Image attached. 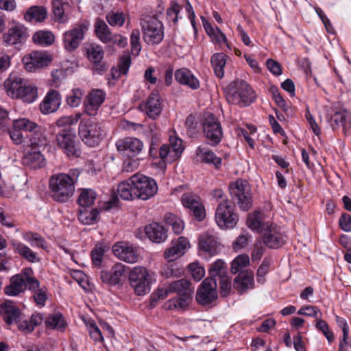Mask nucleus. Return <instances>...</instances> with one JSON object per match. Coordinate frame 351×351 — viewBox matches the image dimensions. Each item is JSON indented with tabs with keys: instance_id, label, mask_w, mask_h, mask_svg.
Returning a JSON list of instances; mask_svg holds the SVG:
<instances>
[{
	"instance_id": "19",
	"label": "nucleus",
	"mask_w": 351,
	"mask_h": 351,
	"mask_svg": "<svg viewBox=\"0 0 351 351\" xmlns=\"http://www.w3.org/2000/svg\"><path fill=\"white\" fill-rule=\"evenodd\" d=\"M182 205L192 211L193 216L199 221H202L206 216L204 207L200 197L192 193H185L182 195Z\"/></svg>"
},
{
	"instance_id": "61",
	"label": "nucleus",
	"mask_w": 351,
	"mask_h": 351,
	"mask_svg": "<svg viewBox=\"0 0 351 351\" xmlns=\"http://www.w3.org/2000/svg\"><path fill=\"white\" fill-rule=\"evenodd\" d=\"M52 12L54 17V22H58V21H63L64 10L63 8V5L59 0H56L53 1Z\"/></svg>"
},
{
	"instance_id": "17",
	"label": "nucleus",
	"mask_w": 351,
	"mask_h": 351,
	"mask_svg": "<svg viewBox=\"0 0 351 351\" xmlns=\"http://www.w3.org/2000/svg\"><path fill=\"white\" fill-rule=\"evenodd\" d=\"M112 252L119 260L128 263L138 261L139 254L136 247L125 242H118L112 247Z\"/></svg>"
},
{
	"instance_id": "51",
	"label": "nucleus",
	"mask_w": 351,
	"mask_h": 351,
	"mask_svg": "<svg viewBox=\"0 0 351 351\" xmlns=\"http://www.w3.org/2000/svg\"><path fill=\"white\" fill-rule=\"evenodd\" d=\"M210 276L208 278L216 279L227 274V269L224 262L218 259L210 265L208 269Z\"/></svg>"
},
{
	"instance_id": "25",
	"label": "nucleus",
	"mask_w": 351,
	"mask_h": 351,
	"mask_svg": "<svg viewBox=\"0 0 351 351\" xmlns=\"http://www.w3.org/2000/svg\"><path fill=\"white\" fill-rule=\"evenodd\" d=\"M61 104V96L55 90H50L40 104V112L49 114L58 110Z\"/></svg>"
},
{
	"instance_id": "12",
	"label": "nucleus",
	"mask_w": 351,
	"mask_h": 351,
	"mask_svg": "<svg viewBox=\"0 0 351 351\" xmlns=\"http://www.w3.org/2000/svg\"><path fill=\"white\" fill-rule=\"evenodd\" d=\"M118 152L127 158L136 157L143 149V143L134 137H125L118 139L115 143Z\"/></svg>"
},
{
	"instance_id": "13",
	"label": "nucleus",
	"mask_w": 351,
	"mask_h": 351,
	"mask_svg": "<svg viewBox=\"0 0 351 351\" xmlns=\"http://www.w3.org/2000/svg\"><path fill=\"white\" fill-rule=\"evenodd\" d=\"M216 279L206 278L197 289L196 300L202 305L211 303L217 298Z\"/></svg>"
},
{
	"instance_id": "38",
	"label": "nucleus",
	"mask_w": 351,
	"mask_h": 351,
	"mask_svg": "<svg viewBox=\"0 0 351 351\" xmlns=\"http://www.w3.org/2000/svg\"><path fill=\"white\" fill-rule=\"evenodd\" d=\"M196 155L199 160L208 165H213L216 169L221 165V159L217 157L215 154L206 148L199 147L196 149Z\"/></svg>"
},
{
	"instance_id": "46",
	"label": "nucleus",
	"mask_w": 351,
	"mask_h": 351,
	"mask_svg": "<svg viewBox=\"0 0 351 351\" xmlns=\"http://www.w3.org/2000/svg\"><path fill=\"white\" fill-rule=\"evenodd\" d=\"M44 157L40 152H29L24 156L23 162L30 168L36 169L44 165Z\"/></svg>"
},
{
	"instance_id": "1",
	"label": "nucleus",
	"mask_w": 351,
	"mask_h": 351,
	"mask_svg": "<svg viewBox=\"0 0 351 351\" xmlns=\"http://www.w3.org/2000/svg\"><path fill=\"white\" fill-rule=\"evenodd\" d=\"M193 288L190 282L185 279H180L170 283L165 289H158L151 295L152 302L164 300L169 293H177L178 297L169 300V309H184L192 300Z\"/></svg>"
},
{
	"instance_id": "9",
	"label": "nucleus",
	"mask_w": 351,
	"mask_h": 351,
	"mask_svg": "<svg viewBox=\"0 0 351 351\" xmlns=\"http://www.w3.org/2000/svg\"><path fill=\"white\" fill-rule=\"evenodd\" d=\"M202 128L208 144L215 146L219 144L223 137L221 125L213 114L207 112L202 120Z\"/></svg>"
},
{
	"instance_id": "60",
	"label": "nucleus",
	"mask_w": 351,
	"mask_h": 351,
	"mask_svg": "<svg viewBox=\"0 0 351 351\" xmlns=\"http://www.w3.org/2000/svg\"><path fill=\"white\" fill-rule=\"evenodd\" d=\"M81 113H77L75 115L65 116L60 118L56 121V125L58 127H65L75 124L80 119Z\"/></svg>"
},
{
	"instance_id": "57",
	"label": "nucleus",
	"mask_w": 351,
	"mask_h": 351,
	"mask_svg": "<svg viewBox=\"0 0 351 351\" xmlns=\"http://www.w3.org/2000/svg\"><path fill=\"white\" fill-rule=\"evenodd\" d=\"M32 272L30 269H24V280L26 286V289L27 288L29 290L36 291L39 288V281L35 278L31 277L29 274Z\"/></svg>"
},
{
	"instance_id": "59",
	"label": "nucleus",
	"mask_w": 351,
	"mask_h": 351,
	"mask_svg": "<svg viewBox=\"0 0 351 351\" xmlns=\"http://www.w3.org/2000/svg\"><path fill=\"white\" fill-rule=\"evenodd\" d=\"M105 252V247L101 245H96L91 252L93 263L95 266H100Z\"/></svg>"
},
{
	"instance_id": "5",
	"label": "nucleus",
	"mask_w": 351,
	"mask_h": 351,
	"mask_svg": "<svg viewBox=\"0 0 351 351\" xmlns=\"http://www.w3.org/2000/svg\"><path fill=\"white\" fill-rule=\"evenodd\" d=\"M78 134L86 145L95 147L106 136V132L101 123L90 119H83L79 124Z\"/></svg>"
},
{
	"instance_id": "58",
	"label": "nucleus",
	"mask_w": 351,
	"mask_h": 351,
	"mask_svg": "<svg viewBox=\"0 0 351 351\" xmlns=\"http://www.w3.org/2000/svg\"><path fill=\"white\" fill-rule=\"evenodd\" d=\"M299 315L313 317L316 319L319 318V317H322V313L320 310L315 306H306L300 308L298 311Z\"/></svg>"
},
{
	"instance_id": "10",
	"label": "nucleus",
	"mask_w": 351,
	"mask_h": 351,
	"mask_svg": "<svg viewBox=\"0 0 351 351\" xmlns=\"http://www.w3.org/2000/svg\"><path fill=\"white\" fill-rule=\"evenodd\" d=\"M56 142L59 148L68 156L77 157L81 151L74 132L71 129H62L56 136Z\"/></svg>"
},
{
	"instance_id": "41",
	"label": "nucleus",
	"mask_w": 351,
	"mask_h": 351,
	"mask_svg": "<svg viewBox=\"0 0 351 351\" xmlns=\"http://www.w3.org/2000/svg\"><path fill=\"white\" fill-rule=\"evenodd\" d=\"M212 67L215 75L221 79L224 76V66L226 64V56L223 53H214L210 58Z\"/></svg>"
},
{
	"instance_id": "21",
	"label": "nucleus",
	"mask_w": 351,
	"mask_h": 351,
	"mask_svg": "<svg viewBox=\"0 0 351 351\" xmlns=\"http://www.w3.org/2000/svg\"><path fill=\"white\" fill-rule=\"evenodd\" d=\"M106 98L105 93L99 89L93 90L84 101V111L88 116H95Z\"/></svg>"
},
{
	"instance_id": "32",
	"label": "nucleus",
	"mask_w": 351,
	"mask_h": 351,
	"mask_svg": "<svg viewBox=\"0 0 351 351\" xmlns=\"http://www.w3.org/2000/svg\"><path fill=\"white\" fill-rule=\"evenodd\" d=\"M24 280L23 271L21 274L11 277L10 285L4 289L5 294L10 296H16L24 291L26 289Z\"/></svg>"
},
{
	"instance_id": "44",
	"label": "nucleus",
	"mask_w": 351,
	"mask_h": 351,
	"mask_svg": "<svg viewBox=\"0 0 351 351\" xmlns=\"http://www.w3.org/2000/svg\"><path fill=\"white\" fill-rule=\"evenodd\" d=\"M19 93L20 95H17L16 99H21L27 104L33 103L38 97L37 88L32 84H24Z\"/></svg>"
},
{
	"instance_id": "42",
	"label": "nucleus",
	"mask_w": 351,
	"mask_h": 351,
	"mask_svg": "<svg viewBox=\"0 0 351 351\" xmlns=\"http://www.w3.org/2000/svg\"><path fill=\"white\" fill-rule=\"evenodd\" d=\"M12 245L14 249L22 257L27 261L36 263L40 261L39 258L37 257L36 253H34L28 246L23 244L21 242L13 240Z\"/></svg>"
},
{
	"instance_id": "4",
	"label": "nucleus",
	"mask_w": 351,
	"mask_h": 351,
	"mask_svg": "<svg viewBox=\"0 0 351 351\" xmlns=\"http://www.w3.org/2000/svg\"><path fill=\"white\" fill-rule=\"evenodd\" d=\"M156 273L144 267L136 266L130 272L129 282L138 295H145L151 289V285L156 281Z\"/></svg>"
},
{
	"instance_id": "34",
	"label": "nucleus",
	"mask_w": 351,
	"mask_h": 351,
	"mask_svg": "<svg viewBox=\"0 0 351 351\" xmlns=\"http://www.w3.org/2000/svg\"><path fill=\"white\" fill-rule=\"evenodd\" d=\"M48 16L47 9L43 5H32L24 14L26 22H44Z\"/></svg>"
},
{
	"instance_id": "50",
	"label": "nucleus",
	"mask_w": 351,
	"mask_h": 351,
	"mask_svg": "<svg viewBox=\"0 0 351 351\" xmlns=\"http://www.w3.org/2000/svg\"><path fill=\"white\" fill-rule=\"evenodd\" d=\"M23 239L29 243L33 247H40L42 249L47 248L46 241L44 238L39 234L32 232H25L22 234Z\"/></svg>"
},
{
	"instance_id": "33",
	"label": "nucleus",
	"mask_w": 351,
	"mask_h": 351,
	"mask_svg": "<svg viewBox=\"0 0 351 351\" xmlns=\"http://www.w3.org/2000/svg\"><path fill=\"white\" fill-rule=\"evenodd\" d=\"M86 57L95 66L97 70L103 71L104 66L101 64L103 60L104 51L103 48L95 44H90L86 47Z\"/></svg>"
},
{
	"instance_id": "30",
	"label": "nucleus",
	"mask_w": 351,
	"mask_h": 351,
	"mask_svg": "<svg viewBox=\"0 0 351 351\" xmlns=\"http://www.w3.org/2000/svg\"><path fill=\"white\" fill-rule=\"evenodd\" d=\"M145 232L147 237L155 243H162L167 237V230L158 223H152L145 226Z\"/></svg>"
},
{
	"instance_id": "6",
	"label": "nucleus",
	"mask_w": 351,
	"mask_h": 351,
	"mask_svg": "<svg viewBox=\"0 0 351 351\" xmlns=\"http://www.w3.org/2000/svg\"><path fill=\"white\" fill-rule=\"evenodd\" d=\"M215 221L221 229H232L237 223L239 216L232 202L226 199L219 203L215 211Z\"/></svg>"
},
{
	"instance_id": "35",
	"label": "nucleus",
	"mask_w": 351,
	"mask_h": 351,
	"mask_svg": "<svg viewBox=\"0 0 351 351\" xmlns=\"http://www.w3.org/2000/svg\"><path fill=\"white\" fill-rule=\"evenodd\" d=\"M254 283V274L251 271L240 272L234 279V287L240 293L245 292L249 289H252Z\"/></svg>"
},
{
	"instance_id": "28",
	"label": "nucleus",
	"mask_w": 351,
	"mask_h": 351,
	"mask_svg": "<svg viewBox=\"0 0 351 351\" xmlns=\"http://www.w3.org/2000/svg\"><path fill=\"white\" fill-rule=\"evenodd\" d=\"M175 78L180 84L186 85L193 90H197L200 86L198 79L186 68H181L176 70Z\"/></svg>"
},
{
	"instance_id": "24",
	"label": "nucleus",
	"mask_w": 351,
	"mask_h": 351,
	"mask_svg": "<svg viewBox=\"0 0 351 351\" xmlns=\"http://www.w3.org/2000/svg\"><path fill=\"white\" fill-rule=\"evenodd\" d=\"M21 313L11 300H6L0 304V317L8 325L18 322Z\"/></svg>"
},
{
	"instance_id": "39",
	"label": "nucleus",
	"mask_w": 351,
	"mask_h": 351,
	"mask_svg": "<svg viewBox=\"0 0 351 351\" xmlns=\"http://www.w3.org/2000/svg\"><path fill=\"white\" fill-rule=\"evenodd\" d=\"M13 122L14 127L21 131L32 132L35 135L41 134V126L28 119L20 118L13 120Z\"/></svg>"
},
{
	"instance_id": "54",
	"label": "nucleus",
	"mask_w": 351,
	"mask_h": 351,
	"mask_svg": "<svg viewBox=\"0 0 351 351\" xmlns=\"http://www.w3.org/2000/svg\"><path fill=\"white\" fill-rule=\"evenodd\" d=\"M250 264V258L247 255L238 256L232 263L231 271L236 274L242 270Z\"/></svg>"
},
{
	"instance_id": "8",
	"label": "nucleus",
	"mask_w": 351,
	"mask_h": 351,
	"mask_svg": "<svg viewBox=\"0 0 351 351\" xmlns=\"http://www.w3.org/2000/svg\"><path fill=\"white\" fill-rule=\"evenodd\" d=\"M230 193L239 208L243 210H249L252 204L251 189L245 180L239 179L230 185Z\"/></svg>"
},
{
	"instance_id": "31",
	"label": "nucleus",
	"mask_w": 351,
	"mask_h": 351,
	"mask_svg": "<svg viewBox=\"0 0 351 351\" xmlns=\"http://www.w3.org/2000/svg\"><path fill=\"white\" fill-rule=\"evenodd\" d=\"M145 108L149 118L155 119L159 116L162 111V104L158 91H153L148 97Z\"/></svg>"
},
{
	"instance_id": "49",
	"label": "nucleus",
	"mask_w": 351,
	"mask_h": 351,
	"mask_svg": "<svg viewBox=\"0 0 351 351\" xmlns=\"http://www.w3.org/2000/svg\"><path fill=\"white\" fill-rule=\"evenodd\" d=\"M32 39L35 43L47 47L53 43L55 38L49 31H38L34 34Z\"/></svg>"
},
{
	"instance_id": "23",
	"label": "nucleus",
	"mask_w": 351,
	"mask_h": 351,
	"mask_svg": "<svg viewBox=\"0 0 351 351\" xmlns=\"http://www.w3.org/2000/svg\"><path fill=\"white\" fill-rule=\"evenodd\" d=\"M189 247V240L186 237H180L171 241V247L165 252V258L168 262L173 261L184 255Z\"/></svg>"
},
{
	"instance_id": "63",
	"label": "nucleus",
	"mask_w": 351,
	"mask_h": 351,
	"mask_svg": "<svg viewBox=\"0 0 351 351\" xmlns=\"http://www.w3.org/2000/svg\"><path fill=\"white\" fill-rule=\"evenodd\" d=\"M219 284L220 293L221 295L226 296L231 289V282L230 278L228 275L222 276L220 278H218Z\"/></svg>"
},
{
	"instance_id": "48",
	"label": "nucleus",
	"mask_w": 351,
	"mask_h": 351,
	"mask_svg": "<svg viewBox=\"0 0 351 351\" xmlns=\"http://www.w3.org/2000/svg\"><path fill=\"white\" fill-rule=\"evenodd\" d=\"M99 212L97 209L89 210L87 208H81L78 213L79 221L86 225L94 223L98 218Z\"/></svg>"
},
{
	"instance_id": "3",
	"label": "nucleus",
	"mask_w": 351,
	"mask_h": 351,
	"mask_svg": "<svg viewBox=\"0 0 351 351\" xmlns=\"http://www.w3.org/2000/svg\"><path fill=\"white\" fill-rule=\"evenodd\" d=\"M226 99L230 104L245 107L254 101L256 94L252 88L243 80H236L226 88Z\"/></svg>"
},
{
	"instance_id": "40",
	"label": "nucleus",
	"mask_w": 351,
	"mask_h": 351,
	"mask_svg": "<svg viewBox=\"0 0 351 351\" xmlns=\"http://www.w3.org/2000/svg\"><path fill=\"white\" fill-rule=\"evenodd\" d=\"M203 25L213 42L217 44L223 43L228 47L226 36L220 29L215 25V23H203Z\"/></svg>"
},
{
	"instance_id": "43",
	"label": "nucleus",
	"mask_w": 351,
	"mask_h": 351,
	"mask_svg": "<svg viewBox=\"0 0 351 351\" xmlns=\"http://www.w3.org/2000/svg\"><path fill=\"white\" fill-rule=\"evenodd\" d=\"M45 324L47 328L61 332L64 331L67 326L66 320L60 313L49 315L46 319Z\"/></svg>"
},
{
	"instance_id": "18",
	"label": "nucleus",
	"mask_w": 351,
	"mask_h": 351,
	"mask_svg": "<svg viewBox=\"0 0 351 351\" xmlns=\"http://www.w3.org/2000/svg\"><path fill=\"white\" fill-rule=\"evenodd\" d=\"M286 235L273 223L265 230L263 235L265 245L272 249H278L286 243Z\"/></svg>"
},
{
	"instance_id": "37",
	"label": "nucleus",
	"mask_w": 351,
	"mask_h": 351,
	"mask_svg": "<svg viewBox=\"0 0 351 351\" xmlns=\"http://www.w3.org/2000/svg\"><path fill=\"white\" fill-rule=\"evenodd\" d=\"M332 121L334 123H332V128L343 126L346 134L351 128V114L345 109L335 112L332 117Z\"/></svg>"
},
{
	"instance_id": "14",
	"label": "nucleus",
	"mask_w": 351,
	"mask_h": 351,
	"mask_svg": "<svg viewBox=\"0 0 351 351\" xmlns=\"http://www.w3.org/2000/svg\"><path fill=\"white\" fill-rule=\"evenodd\" d=\"M186 16L190 22H195V15L192 5L187 1L184 7L171 1V6L167 10L166 20L167 22H178Z\"/></svg>"
},
{
	"instance_id": "7",
	"label": "nucleus",
	"mask_w": 351,
	"mask_h": 351,
	"mask_svg": "<svg viewBox=\"0 0 351 351\" xmlns=\"http://www.w3.org/2000/svg\"><path fill=\"white\" fill-rule=\"evenodd\" d=\"M134 185L136 199L147 200L154 197L158 191V185L156 181L148 176L136 173L130 177Z\"/></svg>"
},
{
	"instance_id": "20",
	"label": "nucleus",
	"mask_w": 351,
	"mask_h": 351,
	"mask_svg": "<svg viewBox=\"0 0 351 351\" xmlns=\"http://www.w3.org/2000/svg\"><path fill=\"white\" fill-rule=\"evenodd\" d=\"M88 29V26L82 23L79 26L66 32L64 34V46L69 51L76 49L84 38V33Z\"/></svg>"
},
{
	"instance_id": "27",
	"label": "nucleus",
	"mask_w": 351,
	"mask_h": 351,
	"mask_svg": "<svg viewBox=\"0 0 351 351\" xmlns=\"http://www.w3.org/2000/svg\"><path fill=\"white\" fill-rule=\"evenodd\" d=\"M199 247L210 256L217 254L220 250V245L217 238L208 233L202 234L199 237Z\"/></svg>"
},
{
	"instance_id": "36",
	"label": "nucleus",
	"mask_w": 351,
	"mask_h": 351,
	"mask_svg": "<svg viewBox=\"0 0 351 351\" xmlns=\"http://www.w3.org/2000/svg\"><path fill=\"white\" fill-rule=\"evenodd\" d=\"M23 80L15 75H10L4 82V88L7 95L12 99H16L23 86Z\"/></svg>"
},
{
	"instance_id": "52",
	"label": "nucleus",
	"mask_w": 351,
	"mask_h": 351,
	"mask_svg": "<svg viewBox=\"0 0 351 351\" xmlns=\"http://www.w3.org/2000/svg\"><path fill=\"white\" fill-rule=\"evenodd\" d=\"M95 32L97 37L104 43H107L112 39V33L106 23H96Z\"/></svg>"
},
{
	"instance_id": "45",
	"label": "nucleus",
	"mask_w": 351,
	"mask_h": 351,
	"mask_svg": "<svg viewBox=\"0 0 351 351\" xmlns=\"http://www.w3.org/2000/svg\"><path fill=\"white\" fill-rule=\"evenodd\" d=\"M135 193L130 178L121 182L117 186V193L124 200H132L136 198Z\"/></svg>"
},
{
	"instance_id": "11",
	"label": "nucleus",
	"mask_w": 351,
	"mask_h": 351,
	"mask_svg": "<svg viewBox=\"0 0 351 351\" xmlns=\"http://www.w3.org/2000/svg\"><path fill=\"white\" fill-rule=\"evenodd\" d=\"M184 150L182 141L176 136H169V144H164L159 149L160 164L165 166L166 162H172L178 158Z\"/></svg>"
},
{
	"instance_id": "2",
	"label": "nucleus",
	"mask_w": 351,
	"mask_h": 351,
	"mask_svg": "<svg viewBox=\"0 0 351 351\" xmlns=\"http://www.w3.org/2000/svg\"><path fill=\"white\" fill-rule=\"evenodd\" d=\"M80 174L79 169H73L67 173H59L51 176L49 185L53 199L60 203L68 202L75 193Z\"/></svg>"
},
{
	"instance_id": "47",
	"label": "nucleus",
	"mask_w": 351,
	"mask_h": 351,
	"mask_svg": "<svg viewBox=\"0 0 351 351\" xmlns=\"http://www.w3.org/2000/svg\"><path fill=\"white\" fill-rule=\"evenodd\" d=\"M97 194L90 189H82L80 190L77 202L82 208H87L92 206L96 199Z\"/></svg>"
},
{
	"instance_id": "22",
	"label": "nucleus",
	"mask_w": 351,
	"mask_h": 351,
	"mask_svg": "<svg viewBox=\"0 0 351 351\" xmlns=\"http://www.w3.org/2000/svg\"><path fill=\"white\" fill-rule=\"evenodd\" d=\"M143 38L148 45L159 44L164 38L162 23H145L143 27Z\"/></svg>"
},
{
	"instance_id": "15",
	"label": "nucleus",
	"mask_w": 351,
	"mask_h": 351,
	"mask_svg": "<svg viewBox=\"0 0 351 351\" xmlns=\"http://www.w3.org/2000/svg\"><path fill=\"white\" fill-rule=\"evenodd\" d=\"M51 61V58L47 53L38 51H32L23 58L25 68L29 72L47 66Z\"/></svg>"
},
{
	"instance_id": "29",
	"label": "nucleus",
	"mask_w": 351,
	"mask_h": 351,
	"mask_svg": "<svg viewBox=\"0 0 351 351\" xmlns=\"http://www.w3.org/2000/svg\"><path fill=\"white\" fill-rule=\"evenodd\" d=\"M271 221H265L264 215L260 211H255L248 215L247 224L253 231L264 232L269 227Z\"/></svg>"
},
{
	"instance_id": "16",
	"label": "nucleus",
	"mask_w": 351,
	"mask_h": 351,
	"mask_svg": "<svg viewBox=\"0 0 351 351\" xmlns=\"http://www.w3.org/2000/svg\"><path fill=\"white\" fill-rule=\"evenodd\" d=\"M28 37L27 28L23 25H16L10 28L6 33L3 35V41L5 46H14L19 48L25 42Z\"/></svg>"
},
{
	"instance_id": "56",
	"label": "nucleus",
	"mask_w": 351,
	"mask_h": 351,
	"mask_svg": "<svg viewBox=\"0 0 351 351\" xmlns=\"http://www.w3.org/2000/svg\"><path fill=\"white\" fill-rule=\"evenodd\" d=\"M84 92L80 88H74L66 98V102L71 107H77L81 102Z\"/></svg>"
},
{
	"instance_id": "55",
	"label": "nucleus",
	"mask_w": 351,
	"mask_h": 351,
	"mask_svg": "<svg viewBox=\"0 0 351 351\" xmlns=\"http://www.w3.org/2000/svg\"><path fill=\"white\" fill-rule=\"evenodd\" d=\"M130 45L132 54L137 56L141 51L139 30L134 29L130 35Z\"/></svg>"
},
{
	"instance_id": "62",
	"label": "nucleus",
	"mask_w": 351,
	"mask_h": 351,
	"mask_svg": "<svg viewBox=\"0 0 351 351\" xmlns=\"http://www.w3.org/2000/svg\"><path fill=\"white\" fill-rule=\"evenodd\" d=\"M189 269L193 278L195 281H199L204 276L205 271L203 267L196 263H191L189 265Z\"/></svg>"
},
{
	"instance_id": "64",
	"label": "nucleus",
	"mask_w": 351,
	"mask_h": 351,
	"mask_svg": "<svg viewBox=\"0 0 351 351\" xmlns=\"http://www.w3.org/2000/svg\"><path fill=\"white\" fill-rule=\"evenodd\" d=\"M339 225L344 232H351V216L347 213H343L339 219Z\"/></svg>"
},
{
	"instance_id": "53",
	"label": "nucleus",
	"mask_w": 351,
	"mask_h": 351,
	"mask_svg": "<svg viewBox=\"0 0 351 351\" xmlns=\"http://www.w3.org/2000/svg\"><path fill=\"white\" fill-rule=\"evenodd\" d=\"M165 221L167 225L170 226L173 231L176 234H180L184 229V223L182 220L176 217V215L168 213L165 216Z\"/></svg>"
},
{
	"instance_id": "26",
	"label": "nucleus",
	"mask_w": 351,
	"mask_h": 351,
	"mask_svg": "<svg viewBox=\"0 0 351 351\" xmlns=\"http://www.w3.org/2000/svg\"><path fill=\"white\" fill-rule=\"evenodd\" d=\"M125 265L118 263H116L110 271H102L101 279L103 282L110 285H116L119 283L121 278L125 273Z\"/></svg>"
}]
</instances>
